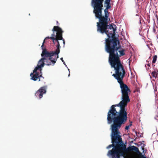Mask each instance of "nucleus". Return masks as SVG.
<instances>
[{
  "instance_id": "nucleus-1",
  "label": "nucleus",
  "mask_w": 158,
  "mask_h": 158,
  "mask_svg": "<svg viewBox=\"0 0 158 158\" xmlns=\"http://www.w3.org/2000/svg\"><path fill=\"white\" fill-rule=\"evenodd\" d=\"M113 68L115 73L112 75L120 85L122 93V100L118 104L112 105L107 113L109 119L112 117L120 120L127 121V109L125 108L130 101L129 94L131 92L130 88L123 82V79L126 74V72L122 64L111 66Z\"/></svg>"
},
{
  "instance_id": "nucleus-2",
  "label": "nucleus",
  "mask_w": 158,
  "mask_h": 158,
  "mask_svg": "<svg viewBox=\"0 0 158 158\" xmlns=\"http://www.w3.org/2000/svg\"><path fill=\"white\" fill-rule=\"evenodd\" d=\"M97 28V31L102 34H106L108 37L105 39V50L109 54V62L111 66L121 64L120 57L125 54V49L121 46H117L119 44L118 38L115 37V29L111 25L102 28Z\"/></svg>"
},
{
  "instance_id": "nucleus-3",
  "label": "nucleus",
  "mask_w": 158,
  "mask_h": 158,
  "mask_svg": "<svg viewBox=\"0 0 158 158\" xmlns=\"http://www.w3.org/2000/svg\"><path fill=\"white\" fill-rule=\"evenodd\" d=\"M108 124L112 123L111 125V134L112 144L107 147V149L114 147L108 151V154L112 156V158H120L121 156H123L127 151L126 146L123 142L121 132L119 129L122 125L124 124L126 121L110 117L109 119L107 117Z\"/></svg>"
},
{
  "instance_id": "nucleus-4",
  "label": "nucleus",
  "mask_w": 158,
  "mask_h": 158,
  "mask_svg": "<svg viewBox=\"0 0 158 158\" xmlns=\"http://www.w3.org/2000/svg\"><path fill=\"white\" fill-rule=\"evenodd\" d=\"M103 2L102 1L99 2H92L94 8L93 12L95 14L96 18L99 19V22L97 23V28H104L107 25H108V20H110V19L109 18L110 13L108 12V9L106 8L104 10L105 16H102V15Z\"/></svg>"
},
{
  "instance_id": "nucleus-5",
  "label": "nucleus",
  "mask_w": 158,
  "mask_h": 158,
  "mask_svg": "<svg viewBox=\"0 0 158 158\" xmlns=\"http://www.w3.org/2000/svg\"><path fill=\"white\" fill-rule=\"evenodd\" d=\"M43 49V51L41 54L42 58H44L46 64L48 66L53 65L56 63L58 57L52 51L50 52L48 51L46 49Z\"/></svg>"
},
{
  "instance_id": "nucleus-6",
  "label": "nucleus",
  "mask_w": 158,
  "mask_h": 158,
  "mask_svg": "<svg viewBox=\"0 0 158 158\" xmlns=\"http://www.w3.org/2000/svg\"><path fill=\"white\" fill-rule=\"evenodd\" d=\"M52 31L53 32V33L52 35V37H48L45 38L41 46L42 48H43L46 40L50 39L52 40L54 44L56 41L57 42V41H58L59 40H62V34L63 31L60 27L58 26H54Z\"/></svg>"
},
{
  "instance_id": "nucleus-7",
  "label": "nucleus",
  "mask_w": 158,
  "mask_h": 158,
  "mask_svg": "<svg viewBox=\"0 0 158 158\" xmlns=\"http://www.w3.org/2000/svg\"><path fill=\"white\" fill-rule=\"evenodd\" d=\"M35 69L33 70V73L30 74V76L31 77V79L34 81H36L38 80L39 81H41L40 78L44 79V77L42 76L41 71L39 73L38 72V70L36 69L35 71Z\"/></svg>"
},
{
  "instance_id": "nucleus-8",
  "label": "nucleus",
  "mask_w": 158,
  "mask_h": 158,
  "mask_svg": "<svg viewBox=\"0 0 158 158\" xmlns=\"http://www.w3.org/2000/svg\"><path fill=\"white\" fill-rule=\"evenodd\" d=\"M47 86L46 85L41 87L37 92L35 93V96L40 99L43 96V95L46 93Z\"/></svg>"
},
{
  "instance_id": "nucleus-9",
  "label": "nucleus",
  "mask_w": 158,
  "mask_h": 158,
  "mask_svg": "<svg viewBox=\"0 0 158 158\" xmlns=\"http://www.w3.org/2000/svg\"><path fill=\"white\" fill-rule=\"evenodd\" d=\"M44 62H45V58H41L38 61L37 66L35 68V71H36V69H38L39 70L40 72H41L42 70V68L45 64Z\"/></svg>"
},
{
  "instance_id": "nucleus-10",
  "label": "nucleus",
  "mask_w": 158,
  "mask_h": 158,
  "mask_svg": "<svg viewBox=\"0 0 158 158\" xmlns=\"http://www.w3.org/2000/svg\"><path fill=\"white\" fill-rule=\"evenodd\" d=\"M127 150L129 151H134L137 153H140L139 148L136 147L134 146L131 147H129L127 148Z\"/></svg>"
},
{
  "instance_id": "nucleus-11",
  "label": "nucleus",
  "mask_w": 158,
  "mask_h": 158,
  "mask_svg": "<svg viewBox=\"0 0 158 158\" xmlns=\"http://www.w3.org/2000/svg\"><path fill=\"white\" fill-rule=\"evenodd\" d=\"M57 45H56V50L54 51V53H55L56 56H57V57L58 58V54L60 52V44L59 41H57Z\"/></svg>"
},
{
  "instance_id": "nucleus-12",
  "label": "nucleus",
  "mask_w": 158,
  "mask_h": 158,
  "mask_svg": "<svg viewBox=\"0 0 158 158\" xmlns=\"http://www.w3.org/2000/svg\"><path fill=\"white\" fill-rule=\"evenodd\" d=\"M151 74L152 77L155 78L158 77V70H155L152 72Z\"/></svg>"
},
{
  "instance_id": "nucleus-13",
  "label": "nucleus",
  "mask_w": 158,
  "mask_h": 158,
  "mask_svg": "<svg viewBox=\"0 0 158 158\" xmlns=\"http://www.w3.org/2000/svg\"><path fill=\"white\" fill-rule=\"evenodd\" d=\"M157 58V56L156 55H154L153 57V60L152 62V65L153 67H154L155 66V64H154Z\"/></svg>"
},
{
  "instance_id": "nucleus-14",
  "label": "nucleus",
  "mask_w": 158,
  "mask_h": 158,
  "mask_svg": "<svg viewBox=\"0 0 158 158\" xmlns=\"http://www.w3.org/2000/svg\"><path fill=\"white\" fill-rule=\"evenodd\" d=\"M104 0H92V2H99V1H103Z\"/></svg>"
},
{
  "instance_id": "nucleus-15",
  "label": "nucleus",
  "mask_w": 158,
  "mask_h": 158,
  "mask_svg": "<svg viewBox=\"0 0 158 158\" xmlns=\"http://www.w3.org/2000/svg\"><path fill=\"white\" fill-rule=\"evenodd\" d=\"M106 8L108 10L109 9L111 8V6L110 5H106Z\"/></svg>"
},
{
  "instance_id": "nucleus-16",
  "label": "nucleus",
  "mask_w": 158,
  "mask_h": 158,
  "mask_svg": "<svg viewBox=\"0 0 158 158\" xmlns=\"http://www.w3.org/2000/svg\"><path fill=\"white\" fill-rule=\"evenodd\" d=\"M151 56H150L148 59V60H147V62H148V63H150V61H151Z\"/></svg>"
},
{
  "instance_id": "nucleus-17",
  "label": "nucleus",
  "mask_w": 158,
  "mask_h": 158,
  "mask_svg": "<svg viewBox=\"0 0 158 158\" xmlns=\"http://www.w3.org/2000/svg\"><path fill=\"white\" fill-rule=\"evenodd\" d=\"M110 0H105V3H110Z\"/></svg>"
},
{
  "instance_id": "nucleus-18",
  "label": "nucleus",
  "mask_w": 158,
  "mask_h": 158,
  "mask_svg": "<svg viewBox=\"0 0 158 158\" xmlns=\"http://www.w3.org/2000/svg\"><path fill=\"white\" fill-rule=\"evenodd\" d=\"M154 90L155 91H156L157 90V86L156 85L155 87Z\"/></svg>"
},
{
  "instance_id": "nucleus-19",
  "label": "nucleus",
  "mask_w": 158,
  "mask_h": 158,
  "mask_svg": "<svg viewBox=\"0 0 158 158\" xmlns=\"http://www.w3.org/2000/svg\"><path fill=\"white\" fill-rule=\"evenodd\" d=\"M129 127H130L129 126H126L125 127V129L127 130H128Z\"/></svg>"
},
{
  "instance_id": "nucleus-20",
  "label": "nucleus",
  "mask_w": 158,
  "mask_h": 158,
  "mask_svg": "<svg viewBox=\"0 0 158 158\" xmlns=\"http://www.w3.org/2000/svg\"><path fill=\"white\" fill-rule=\"evenodd\" d=\"M62 40H63L64 45L65 44V40H64V39H63Z\"/></svg>"
},
{
  "instance_id": "nucleus-21",
  "label": "nucleus",
  "mask_w": 158,
  "mask_h": 158,
  "mask_svg": "<svg viewBox=\"0 0 158 158\" xmlns=\"http://www.w3.org/2000/svg\"><path fill=\"white\" fill-rule=\"evenodd\" d=\"M105 4L106 5H110V3H105Z\"/></svg>"
},
{
  "instance_id": "nucleus-22",
  "label": "nucleus",
  "mask_w": 158,
  "mask_h": 158,
  "mask_svg": "<svg viewBox=\"0 0 158 158\" xmlns=\"http://www.w3.org/2000/svg\"><path fill=\"white\" fill-rule=\"evenodd\" d=\"M132 122H130V124L129 125H128L130 127L132 125Z\"/></svg>"
},
{
  "instance_id": "nucleus-23",
  "label": "nucleus",
  "mask_w": 158,
  "mask_h": 158,
  "mask_svg": "<svg viewBox=\"0 0 158 158\" xmlns=\"http://www.w3.org/2000/svg\"><path fill=\"white\" fill-rule=\"evenodd\" d=\"M60 60H61L62 62H64V61L63 60V58L62 57L60 58Z\"/></svg>"
},
{
  "instance_id": "nucleus-24",
  "label": "nucleus",
  "mask_w": 158,
  "mask_h": 158,
  "mask_svg": "<svg viewBox=\"0 0 158 158\" xmlns=\"http://www.w3.org/2000/svg\"><path fill=\"white\" fill-rule=\"evenodd\" d=\"M147 65L149 67H150V65H151V64L150 63H148L147 64Z\"/></svg>"
},
{
  "instance_id": "nucleus-25",
  "label": "nucleus",
  "mask_w": 158,
  "mask_h": 158,
  "mask_svg": "<svg viewBox=\"0 0 158 158\" xmlns=\"http://www.w3.org/2000/svg\"><path fill=\"white\" fill-rule=\"evenodd\" d=\"M57 25H58L59 24L57 21H56Z\"/></svg>"
},
{
  "instance_id": "nucleus-26",
  "label": "nucleus",
  "mask_w": 158,
  "mask_h": 158,
  "mask_svg": "<svg viewBox=\"0 0 158 158\" xmlns=\"http://www.w3.org/2000/svg\"><path fill=\"white\" fill-rule=\"evenodd\" d=\"M142 158H146V157H144V156H142Z\"/></svg>"
},
{
  "instance_id": "nucleus-27",
  "label": "nucleus",
  "mask_w": 158,
  "mask_h": 158,
  "mask_svg": "<svg viewBox=\"0 0 158 158\" xmlns=\"http://www.w3.org/2000/svg\"><path fill=\"white\" fill-rule=\"evenodd\" d=\"M63 62V64H64V65H66V64L65 63L64 61V62Z\"/></svg>"
},
{
  "instance_id": "nucleus-28",
  "label": "nucleus",
  "mask_w": 158,
  "mask_h": 158,
  "mask_svg": "<svg viewBox=\"0 0 158 158\" xmlns=\"http://www.w3.org/2000/svg\"><path fill=\"white\" fill-rule=\"evenodd\" d=\"M156 101H157V103L158 104V99H157V100Z\"/></svg>"
},
{
  "instance_id": "nucleus-29",
  "label": "nucleus",
  "mask_w": 158,
  "mask_h": 158,
  "mask_svg": "<svg viewBox=\"0 0 158 158\" xmlns=\"http://www.w3.org/2000/svg\"><path fill=\"white\" fill-rule=\"evenodd\" d=\"M156 36H157V39H158V35H157Z\"/></svg>"
},
{
  "instance_id": "nucleus-30",
  "label": "nucleus",
  "mask_w": 158,
  "mask_h": 158,
  "mask_svg": "<svg viewBox=\"0 0 158 158\" xmlns=\"http://www.w3.org/2000/svg\"><path fill=\"white\" fill-rule=\"evenodd\" d=\"M70 75V73H69V76Z\"/></svg>"
}]
</instances>
